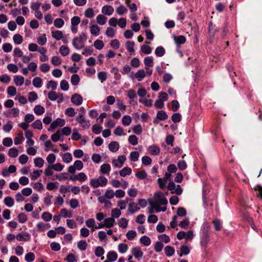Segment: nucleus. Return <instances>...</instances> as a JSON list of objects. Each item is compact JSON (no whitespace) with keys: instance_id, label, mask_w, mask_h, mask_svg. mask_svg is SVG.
<instances>
[{"instance_id":"obj_18","label":"nucleus","mask_w":262,"mask_h":262,"mask_svg":"<svg viewBox=\"0 0 262 262\" xmlns=\"http://www.w3.org/2000/svg\"><path fill=\"white\" fill-rule=\"evenodd\" d=\"M135 77L138 81H141L146 76V73L144 70H139L135 74Z\"/></svg>"},{"instance_id":"obj_44","label":"nucleus","mask_w":262,"mask_h":262,"mask_svg":"<svg viewBox=\"0 0 262 262\" xmlns=\"http://www.w3.org/2000/svg\"><path fill=\"white\" fill-rule=\"evenodd\" d=\"M42 170H36L30 173V177L32 180H35L37 179L41 175Z\"/></svg>"},{"instance_id":"obj_57","label":"nucleus","mask_w":262,"mask_h":262,"mask_svg":"<svg viewBox=\"0 0 262 262\" xmlns=\"http://www.w3.org/2000/svg\"><path fill=\"white\" fill-rule=\"evenodd\" d=\"M139 157V154L138 151H133L130 154V159L132 161H137Z\"/></svg>"},{"instance_id":"obj_14","label":"nucleus","mask_w":262,"mask_h":262,"mask_svg":"<svg viewBox=\"0 0 262 262\" xmlns=\"http://www.w3.org/2000/svg\"><path fill=\"white\" fill-rule=\"evenodd\" d=\"M104 222L105 225V227L111 228L114 226L115 223V220L113 217H108L104 219Z\"/></svg>"},{"instance_id":"obj_12","label":"nucleus","mask_w":262,"mask_h":262,"mask_svg":"<svg viewBox=\"0 0 262 262\" xmlns=\"http://www.w3.org/2000/svg\"><path fill=\"white\" fill-rule=\"evenodd\" d=\"M108 148L111 151L115 152L118 150L119 148V144L116 141H113L109 144Z\"/></svg>"},{"instance_id":"obj_36","label":"nucleus","mask_w":262,"mask_h":262,"mask_svg":"<svg viewBox=\"0 0 262 262\" xmlns=\"http://www.w3.org/2000/svg\"><path fill=\"white\" fill-rule=\"evenodd\" d=\"M49 227L48 224H46L43 222H39L37 224V228L38 231L42 232L46 230L47 228Z\"/></svg>"},{"instance_id":"obj_3","label":"nucleus","mask_w":262,"mask_h":262,"mask_svg":"<svg viewBox=\"0 0 262 262\" xmlns=\"http://www.w3.org/2000/svg\"><path fill=\"white\" fill-rule=\"evenodd\" d=\"M107 179L103 176H100L97 179H93L90 181V185L94 188L105 186L107 183Z\"/></svg>"},{"instance_id":"obj_51","label":"nucleus","mask_w":262,"mask_h":262,"mask_svg":"<svg viewBox=\"0 0 262 262\" xmlns=\"http://www.w3.org/2000/svg\"><path fill=\"white\" fill-rule=\"evenodd\" d=\"M104 46L103 42L101 40L97 39L94 43V46L98 50L102 49Z\"/></svg>"},{"instance_id":"obj_47","label":"nucleus","mask_w":262,"mask_h":262,"mask_svg":"<svg viewBox=\"0 0 262 262\" xmlns=\"http://www.w3.org/2000/svg\"><path fill=\"white\" fill-rule=\"evenodd\" d=\"M42 80L40 77H35L33 80V85L37 88L41 86Z\"/></svg>"},{"instance_id":"obj_2","label":"nucleus","mask_w":262,"mask_h":262,"mask_svg":"<svg viewBox=\"0 0 262 262\" xmlns=\"http://www.w3.org/2000/svg\"><path fill=\"white\" fill-rule=\"evenodd\" d=\"M86 39L87 37L85 34L82 33L78 36L73 39L72 44L76 49H82L84 46V42Z\"/></svg>"},{"instance_id":"obj_35","label":"nucleus","mask_w":262,"mask_h":262,"mask_svg":"<svg viewBox=\"0 0 262 262\" xmlns=\"http://www.w3.org/2000/svg\"><path fill=\"white\" fill-rule=\"evenodd\" d=\"M141 51L146 54H149L152 51V49L147 45H143L141 47Z\"/></svg>"},{"instance_id":"obj_25","label":"nucleus","mask_w":262,"mask_h":262,"mask_svg":"<svg viewBox=\"0 0 262 262\" xmlns=\"http://www.w3.org/2000/svg\"><path fill=\"white\" fill-rule=\"evenodd\" d=\"M174 41L177 45L183 44L186 41L185 37L183 35L173 36Z\"/></svg>"},{"instance_id":"obj_53","label":"nucleus","mask_w":262,"mask_h":262,"mask_svg":"<svg viewBox=\"0 0 262 262\" xmlns=\"http://www.w3.org/2000/svg\"><path fill=\"white\" fill-rule=\"evenodd\" d=\"M35 254L33 252H29L25 256V260L27 262H32L35 259Z\"/></svg>"},{"instance_id":"obj_49","label":"nucleus","mask_w":262,"mask_h":262,"mask_svg":"<svg viewBox=\"0 0 262 262\" xmlns=\"http://www.w3.org/2000/svg\"><path fill=\"white\" fill-rule=\"evenodd\" d=\"M117 13L120 15H122L124 13H126L127 9L123 5H120L116 9Z\"/></svg>"},{"instance_id":"obj_1","label":"nucleus","mask_w":262,"mask_h":262,"mask_svg":"<svg viewBox=\"0 0 262 262\" xmlns=\"http://www.w3.org/2000/svg\"><path fill=\"white\" fill-rule=\"evenodd\" d=\"M153 201L150 202L151 207L156 209L157 212L166 210V207H161L160 205H166L168 203V201L164 197L162 192H157L155 193Z\"/></svg>"},{"instance_id":"obj_13","label":"nucleus","mask_w":262,"mask_h":262,"mask_svg":"<svg viewBox=\"0 0 262 262\" xmlns=\"http://www.w3.org/2000/svg\"><path fill=\"white\" fill-rule=\"evenodd\" d=\"M16 239L19 241H28L30 239V236L28 233H19L16 236Z\"/></svg>"},{"instance_id":"obj_7","label":"nucleus","mask_w":262,"mask_h":262,"mask_svg":"<svg viewBox=\"0 0 262 262\" xmlns=\"http://www.w3.org/2000/svg\"><path fill=\"white\" fill-rule=\"evenodd\" d=\"M65 124L66 121L64 119L58 118L51 124L48 130L50 131L51 129L54 130L57 127H62L64 126Z\"/></svg>"},{"instance_id":"obj_16","label":"nucleus","mask_w":262,"mask_h":262,"mask_svg":"<svg viewBox=\"0 0 262 262\" xmlns=\"http://www.w3.org/2000/svg\"><path fill=\"white\" fill-rule=\"evenodd\" d=\"M144 63L145 65V67L149 68L152 67L154 66V59L151 56L146 57L144 59Z\"/></svg>"},{"instance_id":"obj_17","label":"nucleus","mask_w":262,"mask_h":262,"mask_svg":"<svg viewBox=\"0 0 262 262\" xmlns=\"http://www.w3.org/2000/svg\"><path fill=\"white\" fill-rule=\"evenodd\" d=\"M134 46V41H127L125 43L126 48L130 54L135 52Z\"/></svg>"},{"instance_id":"obj_23","label":"nucleus","mask_w":262,"mask_h":262,"mask_svg":"<svg viewBox=\"0 0 262 262\" xmlns=\"http://www.w3.org/2000/svg\"><path fill=\"white\" fill-rule=\"evenodd\" d=\"M90 31L92 34L97 36L99 34L100 28L96 25H92L90 28Z\"/></svg>"},{"instance_id":"obj_52","label":"nucleus","mask_w":262,"mask_h":262,"mask_svg":"<svg viewBox=\"0 0 262 262\" xmlns=\"http://www.w3.org/2000/svg\"><path fill=\"white\" fill-rule=\"evenodd\" d=\"M119 226L123 228H126L128 225V221L125 218H121L118 223Z\"/></svg>"},{"instance_id":"obj_30","label":"nucleus","mask_w":262,"mask_h":262,"mask_svg":"<svg viewBox=\"0 0 262 262\" xmlns=\"http://www.w3.org/2000/svg\"><path fill=\"white\" fill-rule=\"evenodd\" d=\"M59 215L63 216L64 217H71L72 216V213L71 211H68L67 209L63 208L60 210Z\"/></svg>"},{"instance_id":"obj_56","label":"nucleus","mask_w":262,"mask_h":262,"mask_svg":"<svg viewBox=\"0 0 262 262\" xmlns=\"http://www.w3.org/2000/svg\"><path fill=\"white\" fill-rule=\"evenodd\" d=\"M60 88L63 91H67L69 89V85L68 81L66 80H62L60 83Z\"/></svg>"},{"instance_id":"obj_5","label":"nucleus","mask_w":262,"mask_h":262,"mask_svg":"<svg viewBox=\"0 0 262 262\" xmlns=\"http://www.w3.org/2000/svg\"><path fill=\"white\" fill-rule=\"evenodd\" d=\"M76 120L84 129L89 128L90 126V121L85 119L84 116H83V114H79L77 116Z\"/></svg>"},{"instance_id":"obj_10","label":"nucleus","mask_w":262,"mask_h":262,"mask_svg":"<svg viewBox=\"0 0 262 262\" xmlns=\"http://www.w3.org/2000/svg\"><path fill=\"white\" fill-rule=\"evenodd\" d=\"M132 252L134 256L137 258H140L143 256V253L139 247H134Z\"/></svg>"},{"instance_id":"obj_21","label":"nucleus","mask_w":262,"mask_h":262,"mask_svg":"<svg viewBox=\"0 0 262 262\" xmlns=\"http://www.w3.org/2000/svg\"><path fill=\"white\" fill-rule=\"evenodd\" d=\"M140 209L137 204L135 202H131L129 204L128 211L132 213H134Z\"/></svg>"},{"instance_id":"obj_6","label":"nucleus","mask_w":262,"mask_h":262,"mask_svg":"<svg viewBox=\"0 0 262 262\" xmlns=\"http://www.w3.org/2000/svg\"><path fill=\"white\" fill-rule=\"evenodd\" d=\"M48 98L51 101L57 100L58 103H60L63 100V94L61 93H57L55 91H50L48 94Z\"/></svg>"},{"instance_id":"obj_26","label":"nucleus","mask_w":262,"mask_h":262,"mask_svg":"<svg viewBox=\"0 0 262 262\" xmlns=\"http://www.w3.org/2000/svg\"><path fill=\"white\" fill-rule=\"evenodd\" d=\"M62 60L61 58L57 56H54L52 57L51 59V63L54 66H58L61 64Z\"/></svg>"},{"instance_id":"obj_39","label":"nucleus","mask_w":262,"mask_h":262,"mask_svg":"<svg viewBox=\"0 0 262 262\" xmlns=\"http://www.w3.org/2000/svg\"><path fill=\"white\" fill-rule=\"evenodd\" d=\"M72 155L69 152L65 153L62 156L63 162L67 163H70L72 161Z\"/></svg>"},{"instance_id":"obj_43","label":"nucleus","mask_w":262,"mask_h":262,"mask_svg":"<svg viewBox=\"0 0 262 262\" xmlns=\"http://www.w3.org/2000/svg\"><path fill=\"white\" fill-rule=\"evenodd\" d=\"M41 218L45 222H49L51 220L52 215L48 212H44L41 215Z\"/></svg>"},{"instance_id":"obj_50","label":"nucleus","mask_w":262,"mask_h":262,"mask_svg":"<svg viewBox=\"0 0 262 262\" xmlns=\"http://www.w3.org/2000/svg\"><path fill=\"white\" fill-rule=\"evenodd\" d=\"M64 22L61 18H57L54 21V26L58 28H61L64 25Z\"/></svg>"},{"instance_id":"obj_8","label":"nucleus","mask_w":262,"mask_h":262,"mask_svg":"<svg viewBox=\"0 0 262 262\" xmlns=\"http://www.w3.org/2000/svg\"><path fill=\"white\" fill-rule=\"evenodd\" d=\"M72 102L76 105H79L83 101L82 97L78 94H74L71 97Z\"/></svg>"},{"instance_id":"obj_59","label":"nucleus","mask_w":262,"mask_h":262,"mask_svg":"<svg viewBox=\"0 0 262 262\" xmlns=\"http://www.w3.org/2000/svg\"><path fill=\"white\" fill-rule=\"evenodd\" d=\"M57 84L56 82L53 80H50L47 84V89H51L52 90H54L57 88Z\"/></svg>"},{"instance_id":"obj_11","label":"nucleus","mask_w":262,"mask_h":262,"mask_svg":"<svg viewBox=\"0 0 262 262\" xmlns=\"http://www.w3.org/2000/svg\"><path fill=\"white\" fill-rule=\"evenodd\" d=\"M209 241V234L207 231L203 233L201 239V244L202 246L206 247Z\"/></svg>"},{"instance_id":"obj_42","label":"nucleus","mask_w":262,"mask_h":262,"mask_svg":"<svg viewBox=\"0 0 262 262\" xmlns=\"http://www.w3.org/2000/svg\"><path fill=\"white\" fill-rule=\"evenodd\" d=\"M23 138H24V137H23V132H19L18 134V136L14 138V144L15 145L20 144L21 143V141L23 139Z\"/></svg>"},{"instance_id":"obj_41","label":"nucleus","mask_w":262,"mask_h":262,"mask_svg":"<svg viewBox=\"0 0 262 262\" xmlns=\"http://www.w3.org/2000/svg\"><path fill=\"white\" fill-rule=\"evenodd\" d=\"M140 242L146 246H148L150 244L151 241L147 236H143L140 238Z\"/></svg>"},{"instance_id":"obj_20","label":"nucleus","mask_w":262,"mask_h":262,"mask_svg":"<svg viewBox=\"0 0 262 262\" xmlns=\"http://www.w3.org/2000/svg\"><path fill=\"white\" fill-rule=\"evenodd\" d=\"M88 247V243L84 240H81L77 243V247L81 251H85Z\"/></svg>"},{"instance_id":"obj_31","label":"nucleus","mask_w":262,"mask_h":262,"mask_svg":"<svg viewBox=\"0 0 262 262\" xmlns=\"http://www.w3.org/2000/svg\"><path fill=\"white\" fill-rule=\"evenodd\" d=\"M34 111L38 115H40L45 113V108L40 105H37L34 107Z\"/></svg>"},{"instance_id":"obj_33","label":"nucleus","mask_w":262,"mask_h":262,"mask_svg":"<svg viewBox=\"0 0 262 262\" xmlns=\"http://www.w3.org/2000/svg\"><path fill=\"white\" fill-rule=\"evenodd\" d=\"M34 162L36 167L40 168L42 167L45 162L42 158L38 157L34 159Z\"/></svg>"},{"instance_id":"obj_15","label":"nucleus","mask_w":262,"mask_h":262,"mask_svg":"<svg viewBox=\"0 0 262 262\" xmlns=\"http://www.w3.org/2000/svg\"><path fill=\"white\" fill-rule=\"evenodd\" d=\"M111 170V166L108 164H103L100 166V171L102 174L108 173Z\"/></svg>"},{"instance_id":"obj_32","label":"nucleus","mask_w":262,"mask_h":262,"mask_svg":"<svg viewBox=\"0 0 262 262\" xmlns=\"http://www.w3.org/2000/svg\"><path fill=\"white\" fill-rule=\"evenodd\" d=\"M149 150L152 155H158L160 151V148L155 145L150 146L149 148Z\"/></svg>"},{"instance_id":"obj_34","label":"nucleus","mask_w":262,"mask_h":262,"mask_svg":"<svg viewBox=\"0 0 262 262\" xmlns=\"http://www.w3.org/2000/svg\"><path fill=\"white\" fill-rule=\"evenodd\" d=\"M14 81L16 85L21 86L24 82V78L21 76H16L15 77Z\"/></svg>"},{"instance_id":"obj_38","label":"nucleus","mask_w":262,"mask_h":262,"mask_svg":"<svg viewBox=\"0 0 262 262\" xmlns=\"http://www.w3.org/2000/svg\"><path fill=\"white\" fill-rule=\"evenodd\" d=\"M13 40L16 44H20L23 41V38L21 35L19 34H16L13 37Z\"/></svg>"},{"instance_id":"obj_64","label":"nucleus","mask_w":262,"mask_h":262,"mask_svg":"<svg viewBox=\"0 0 262 262\" xmlns=\"http://www.w3.org/2000/svg\"><path fill=\"white\" fill-rule=\"evenodd\" d=\"M41 6V3L38 2H33L31 4L30 7L34 11H38Z\"/></svg>"},{"instance_id":"obj_19","label":"nucleus","mask_w":262,"mask_h":262,"mask_svg":"<svg viewBox=\"0 0 262 262\" xmlns=\"http://www.w3.org/2000/svg\"><path fill=\"white\" fill-rule=\"evenodd\" d=\"M132 169L128 167H124L120 171V175L121 177H124L126 176L130 175L132 173Z\"/></svg>"},{"instance_id":"obj_61","label":"nucleus","mask_w":262,"mask_h":262,"mask_svg":"<svg viewBox=\"0 0 262 262\" xmlns=\"http://www.w3.org/2000/svg\"><path fill=\"white\" fill-rule=\"evenodd\" d=\"M5 204L8 207H11L14 205V200L10 196L6 197L4 200Z\"/></svg>"},{"instance_id":"obj_48","label":"nucleus","mask_w":262,"mask_h":262,"mask_svg":"<svg viewBox=\"0 0 262 262\" xmlns=\"http://www.w3.org/2000/svg\"><path fill=\"white\" fill-rule=\"evenodd\" d=\"M107 258L110 261H115L117 258V254L115 252H110L107 254Z\"/></svg>"},{"instance_id":"obj_54","label":"nucleus","mask_w":262,"mask_h":262,"mask_svg":"<svg viewBox=\"0 0 262 262\" xmlns=\"http://www.w3.org/2000/svg\"><path fill=\"white\" fill-rule=\"evenodd\" d=\"M104 253V249L100 246H98L95 250V254L97 257H100L103 255Z\"/></svg>"},{"instance_id":"obj_62","label":"nucleus","mask_w":262,"mask_h":262,"mask_svg":"<svg viewBox=\"0 0 262 262\" xmlns=\"http://www.w3.org/2000/svg\"><path fill=\"white\" fill-rule=\"evenodd\" d=\"M65 114L66 115L72 117L75 115L76 112L73 107H69L66 110Z\"/></svg>"},{"instance_id":"obj_60","label":"nucleus","mask_w":262,"mask_h":262,"mask_svg":"<svg viewBox=\"0 0 262 262\" xmlns=\"http://www.w3.org/2000/svg\"><path fill=\"white\" fill-rule=\"evenodd\" d=\"M7 69L9 71L14 73H16L18 69L17 66L13 63L8 64L7 66Z\"/></svg>"},{"instance_id":"obj_40","label":"nucleus","mask_w":262,"mask_h":262,"mask_svg":"<svg viewBox=\"0 0 262 262\" xmlns=\"http://www.w3.org/2000/svg\"><path fill=\"white\" fill-rule=\"evenodd\" d=\"M157 117L161 120H165L168 118V116L164 111H160L158 112Z\"/></svg>"},{"instance_id":"obj_22","label":"nucleus","mask_w":262,"mask_h":262,"mask_svg":"<svg viewBox=\"0 0 262 262\" xmlns=\"http://www.w3.org/2000/svg\"><path fill=\"white\" fill-rule=\"evenodd\" d=\"M52 36L53 38L56 39V40H60L63 38V35L62 31L59 30H57L55 31L52 32Z\"/></svg>"},{"instance_id":"obj_46","label":"nucleus","mask_w":262,"mask_h":262,"mask_svg":"<svg viewBox=\"0 0 262 262\" xmlns=\"http://www.w3.org/2000/svg\"><path fill=\"white\" fill-rule=\"evenodd\" d=\"M46 160L50 165H52L55 162L56 156L53 154H50L47 156Z\"/></svg>"},{"instance_id":"obj_37","label":"nucleus","mask_w":262,"mask_h":262,"mask_svg":"<svg viewBox=\"0 0 262 262\" xmlns=\"http://www.w3.org/2000/svg\"><path fill=\"white\" fill-rule=\"evenodd\" d=\"M132 118L128 115L124 116L122 119V123L124 125L128 126L132 122Z\"/></svg>"},{"instance_id":"obj_28","label":"nucleus","mask_w":262,"mask_h":262,"mask_svg":"<svg viewBox=\"0 0 262 262\" xmlns=\"http://www.w3.org/2000/svg\"><path fill=\"white\" fill-rule=\"evenodd\" d=\"M164 250L166 255L169 257L172 256L174 252V248L170 246H166Z\"/></svg>"},{"instance_id":"obj_45","label":"nucleus","mask_w":262,"mask_h":262,"mask_svg":"<svg viewBox=\"0 0 262 262\" xmlns=\"http://www.w3.org/2000/svg\"><path fill=\"white\" fill-rule=\"evenodd\" d=\"M18 150L16 148H11L8 151V155L11 157L16 158L18 156Z\"/></svg>"},{"instance_id":"obj_55","label":"nucleus","mask_w":262,"mask_h":262,"mask_svg":"<svg viewBox=\"0 0 262 262\" xmlns=\"http://www.w3.org/2000/svg\"><path fill=\"white\" fill-rule=\"evenodd\" d=\"M85 16L88 18H92L94 16V12L92 8L87 9L84 12Z\"/></svg>"},{"instance_id":"obj_4","label":"nucleus","mask_w":262,"mask_h":262,"mask_svg":"<svg viewBox=\"0 0 262 262\" xmlns=\"http://www.w3.org/2000/svg\"><path fill=\"white\" fill-rule=\"evenodd\" d=\"M167 188L171 191V193H176L177 195H180L183 191L181 187L179 185H176L173 182L168 183Z\"/></svg>"},{"instance_id":"obj_9","label":"nucleus","mask_w":262,"mask_h":262,"mask_svg":"<svg viewBox=\"0 0 262 262\" xmlns=\"http://www.w3.org/2000/svg\"><path fill=\"white\" fill-rule=\"evenodd\" d=\"M101 11L105 15H111L114 11V9L110 5H105L102 7Z\"/></svg>"},{"instance_id":"obj_63","label":"nucleus","mask_w":262,"mask_h":262,"mask_svg":"<svg viewBox=\"0 0 262 262\" xmlns=\"http://www.w3.org/2000/svg\"><path fill=\"white\" fill-rule=\"evenodd\" d=\"M105 197L108 199H112L115 196V192L112 189H107L104 194Z\"/></svg>"},{"instance_id":"obj_24","label":"nucleus","mask_w":262,"mask_h":262,"mask_svg":"<svg viewBox=\"0 0 262 262\" xmlns=\"http://www.w3.org/2000/svg\"><path fill=\"white\" fill-rule=\"evenodd\" d=\"M106 19L107 18L102 14L98 15L96 18L97 23L100 25H104L106 23Z\"/></svg>"},{"instance_id":"obj_29","label":"nucleus","mask_w":262,"mask_h":262,"mask_svg":"<svg viewBox=\"0 0 262 262\" xmlns=\"http://www.w3.org/2000/svg\"><path fill=\"white\" fill-rule=\"evenodd\" d=\"M59 52L62 56H66L69 54L70 50L68 47L61 46L59 48Z\"/></svg>"},{"instance_id":"obj_27","label":"nucleus","mask_w":262,"mask_h":262,"mask_svg":"<svg viewBox=\"0 0 262 262\" xmlns=\"http://www.w3.org/2000/svg\"><path fill=\"white\" fill-rule=\"evenodd\" d=\"M165 53V50L163 47H157L155 50V54L158 57L163 56Z\"/></svg>"},{"instance_id":"obj_58","label":"nucleus","mask_w":262,"mask_h":262,"mask_svg":"<svg viewBox=\"0 0 262 262\" xmlns=\"http://www.w3.org/2000/svg\"><path fill=\"white\" fill-rule=\"evenodd\" d=\"M80 80L79 77L77 74H74L71 77V83L74 85H77Z\"/></svg>"}]
</instances>
